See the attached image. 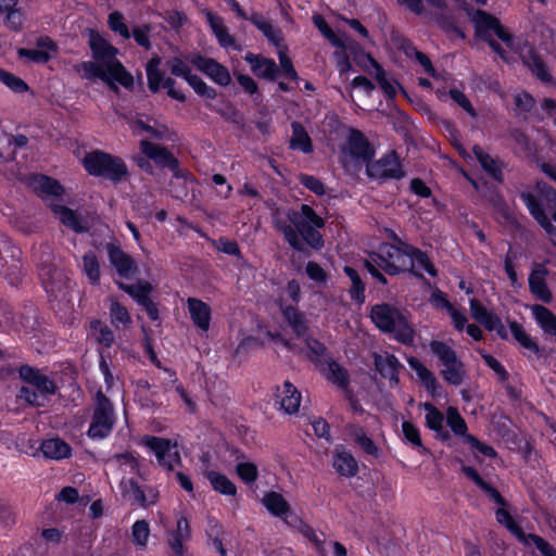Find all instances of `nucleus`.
I'll use <instances>...</instances> for the list:
<instances>
[{
    "instance_id": "nucleus-8",
    "label": "nucleus",
    "mask_w": 556,
    "mask_h": 556,
    "mask_svg": "<svg viewBox=\"0 0 556 556\" xmlns=\"http://www.w3.org/2000/svg\"><path fill=\"white\" fill-rule=\"evenodd\" d=\"M89 175L119 181L127 175V167L122 159L102 151H91L81 160Z\"/></svg>"
},
{
    "instance_id": "nucleus-33",
    "label": "nucleus",
    "mask_w": 556,
    "mask_h": 556,
    "mask_svg": "<svg viewBox=\"0 0 556 556\" xmlns=\"http://www.w3.org/2000/svg\"><path fill=\"white\" fill-rule=\"evenodd\" d=\"M263 505L274 516L287 519L290 515V506L282 494L270 491L264 494Z\"/></svg>"
},
{
    "instance_id": "nucleus-23",
    "label": "nucleus",
    "mask_w": 556,
    "mask_h": 556,
    "mask_svg": "<svg viewBox=\"0 0 556 556\" xmlns=\"http://www.w3.org/2000/svg\"><path fill=\"white\" fill-rule=\"evenodd\" d=\"M203 468L202 473L210 481L212 489L225 496H235L237 494V486L235 483L219 471L211 468L207 463V455L202 457Z\"/></svg>"
},
{
    "instance_id": "nucleus-28",
    "label": "nucleus",
    "mask_w": 556,
    "mask_h": 556,
    "mask_svg": "<svg viewBox=\"0 0 556 556\" xmlns=\"http://www.w3.org/2000/svg\"><path fill=\"white\" fill-rule=\"evenodd\" d=\"M407 363L430 395L435 396L440 391V384L434 374L416 357H409Z\"/></svg>"
},
{
    "instance_id": "nucleus-4",
    "label": "nucleus",
    "mask_w": 556,
    "mask_h": 556,
    "mask_svg": "<svg viewBox=\"0 0 556 556\" xmlns=\"http://www.w3.org/2000/svg\"><path fill=\"white\" fill-rule=\"evenodd\" d=\"M471 22L477 36L485 40L504 61H509L511 54L520 53L515 38L496 17L483 11H476L471 15Z\"/></svg>"
},
{
    "instance_id": "nucleus-37",
    "label": "nucleus",
    "mask_w": 556,
    "mask_h": 556,
    "mask_svg": "<svg viewBox=\"0 0 556 556\" xmlns=\"http://www.w3.org/2000/svg\"><path fill=\"white\" fill-rule=\"evenodd\" d=\"M141 152L148 157L153 160L156 164L162 166H174L175 160L172 154L164 148L142 140L140 144Z\"/></svg>"
},
{
    "instance_id": "nucleus-44",
    "label": "nucleus",
    "mask_w": 556,
    "mask_h": 556,
    "mask_svg": "<svg viewBox=\"0 0 556 556\" xmlns=\"http://www.w3.org/2000/svg\"><path fill=\"white\" fill-rule=\"evenodd\" d=\"M420 408L426 412L425 419L428 428L437 433H442L444 430V415L430 403L420 404Z\"/></svg>"
},
{
    "instance_id": "nucleus-9",
    "label": "nucleus",
    "mask_w": 556,
    "mask_h": 556,
    "mask_svg": "<svg viewBox=\"0 0 556 556\" xmlns=\"http://www.w3.org/2000/svg\"><path fill=\"white\" fill-rule=\"evenodd\" d=\"M431 353L442 365V378L450 384L460 386L466 378L464 363L458 358L456 351L443 341L432 340L429 343Z\"/></svg>"
},
{
    "instance_id": "nucleus-15",
    "label": "nucleus",
    "mask_w": 556,
    "mask_h": 556,
    "mask_svg": "<svg viewBox=\"0 0 556 556\" xmlns=\"http://www.w3.org/2000/svg\"><path fill=\"white\" fill-rule=\"evenodd\" d=\"M495 516L496 520L504 525L525 545H534L544 556H556V549L543 539L534 534H525L504 507H500Z\"/></svg>"
},
{
    "instance_id": "nucleus-46",
    "label": "nucleus",
    "mask_w": 556,
    "mask_h": 556,
    "mask_svg": "<svg viewBox=\"0 0 556 556\" xmlns=\"http://www.w3.org/2000/svg\"><path fill=\"white\" fill-rule=\"evenodd\" d=\"M109 309L111 321L114 327L117 328L119 325L126 327L131 324V317L127 308L113 298L110 299Z\"/></svg>"
},
{
    "instance_id": "nucleus-63",
    "label": "nucleus",
    "mask_w": 556,
    "mask_h": 556,
    "mask_svg": "<svg viewBox=\"0 0 556 556\" xmlns=\"http://www.w3.org/2000/svg\"><path fill=\"white\" fill-rule=\"evenodd\" d=\"M109 26L114 33H117L123 38L130 37L128 27L124 23V18L118 12H113L109 15Z\"/></svg>"
},
{
    "instance_id": "nucleus-56",
    "label": "nucleus",
    "mask_w": 556,
    "mask_h": 556,
    "mask_svg": "<svg viewBox=\"0 0 556 556\" xmlns=\"http://www.w3.org/2000/svg\"><path fill=\"white\" fill-rule=\"evenodd\" d=\"M314 24L320 30V33L336 47L345 48L346 38L344 36L337 35L326 23L321 16L314 17Z\"/></svg>"
},
{
    "instance_id": "nucleus-1",
    "label": "nucleus",
    "mask_w": 556,
    "mask_h": 556,
    "mask_svg": "<svg viewBox=\"0 0 556 556\" xmlns=\"http://www.w3.org/2000/svg\"><path fill=\"white\" fill-rule=\"evenodd\" d=\"M89 46L92 59L76 66L77 73L83 78L100 79L112 89H116L117 86L127 89L132 87L134 77L116 58L118 53L116 48L93 30L89 33Z\"/></svg>"
},
{
    "instance_id": "nucleus-54",
    "label": "nucleus",
    "mask_w": 556,
    "mask_h": 556,
    "mask_svg": "<svg viewBox=\"0 0 556 556\" xmlns=\"http://www.w3.org/2000/svg\"><path fill=\"white\" fill-rule=\"evenodd\" d=\"M83 270L91 283L97 285L100 280V265L93 252H88L83 257Z\"/></svg>"
},
{
    "instance_id": "nucleus-25",
    "label": "nucleus",
    "mask_w": 556,
    "mask_h": 556,
    "mask_svg": "<svg viewBox=\"0 0 556 556\" xmlns=\"http://www.w3.org/2000/svg\"><path fill=\"white\" fill-rule=\"evenodd\" d=\"M121 490L124 500L132 505L138 504L147 506L154 503L156 500V494L153 491H150L149 496H146L144 492L132 479H123L121 482Z\"/></svg>"
},
{
    "instance_id": "nucleus-41",
    "label": "nucleus",
    "mask_w": 556,
    "mask_h": 556,
    "mask_svg": "<svg viewBox=\"0 0 556 556\" xmlns=\"http://www.w3.org/2000/svg\"><path fill=\"white\" fill-rule=\"evenodd\" d=\"M206 18H207V22L210 24V27H211L212 31L214 33V35L217 38L219 45L222 47H224V48H228V47L233 46V39L229 35V33H228L226 26L224 25L222 18L216 16V15H214L211 12L206 13Z\"/></svg>"
},
{
    "instance_id": "nucleus-36",
    "label": "nucleus",
    "mask_w": 556,
    "mask_h": 556,
    "mask_svg": "<svg viewBox=\"0 0 556 556\" xmlns=\"http://www.w3.org/2000/svg\"><path fill=\"white\" fill-rule=\"evenodd\" d=\"M375 365L377 370L386 378H388L391 384L397 383V368L400 366L395 356L383 353L375 356Z\"/></svg>"
},
{
    "instance_id": "nucleus-32",
    "label": "nucleus",
    "mask_w": 556,
    "mask_h": 556,
    "mask_svg": "<svg viewBox=\"0 0 556 556\" xmlns=\"http://www.w3.org/2000/svg\"><path fill=\"white\" fill-rule=\"evenodd\" d=\"M40 451L46 458L54 460L67 458L72 454L71 446L60 438H50L42 441Z\"/></svg>"
},
{
    "instance_id": "nucleus-49",
    "label": "nucleus",
    "mask_w": 556,
    "mask_h": 556,
    "mask_svg": "<svg viewBox=\"0 0 556 556\" xmlns=\"http://www.w3.org/2000/svg\"><path fill=\"white\" fill-rule=\"evenodd\" d=\"M344 273L350 278L351 283H352V286L350 288L351 299L355 303L362 304L365 300V295H364L365 287H364L363 282L361 281L358 274L356 273L355 269H353L352 267H349V266L344 267Z\"/></svg>"
},
{
    "instance_id": "nucleus-34",
    "label": "nucleus",
    "mask_w": 556,
    "mask_h": 556,
    "mask_svg": "<svg viewBox=\"0 0 556 556\" xmlns=\"http://www.w3.org/2000/svg\"><path fill=\"white\" fill-rule=\"evenodd\" d=\"M407 254L409 255L408 269L414 271L416 275L422 276L424 273H427L431 276L435 275V269L432 263L429 261L428 256L415 249L414 247H407Z\"/></svg>"
},
{
    "instance_id": "nucleus-11",
    "label": "nucleus",
    "mask_w": 556,
    "mask_h": 556,
    "mask_svg": "<svg viewBox=\"0 0 556 556\" xmlns=\"http://www.w3.org/2000/svg\"><path fill=\"white\" fill-rule=\"evenodd\" d=\"M286 298L290 299L294 303H299L301 298V287L296 280L293 279L288 281L281 294L279 295L278 304L287 323L298 334V337H302L307 331L306 319L304 318L303 314H301L293 305H287L285 303Z\"/></svg>"
},
{
    "instance_id": "nucleus-61",
    "label": "nucleus",
    "mask_w": 556,
    "mask_h": 556,
    "mask_svg": "<svg viewBox=\"0 0 556 556\" xmlns=\"http://www.w3.org/2000/svg\"><path fill=\"white\" fill-rule=\"evenodd\" d=\"M510 331L514 338L526 349L538 352L539 348L526 330L517 323L510 324Z\"/></svg>"
},
{
    "instance_id": "nucleus-31",
    "label": "nucleus",
    "mask_w": 556,
    "mask_h": 556,
    "mask_svg": "<svg viewBox=\"0 0 556 556\" xmlns=\"http://www.w3.org/2000/svg\"><path fill=\"white\" fill-rule=\"evenodd\" d=\"M244 60L251 65L252 72L260 77L275 79L278 73L276 63L267 58L248 53Z\"/></svg>"
},
{
    "instance_id": "nucleus-60",
    "label": "nucleus",
    "mask_w": 556,
    "mask_h": 556,
    "mask_svg": "<svg viewBox=\"0 0 556 556\" xmlns=\"http://www.w3.org/2000/svg\"><path fill=\"white\" fill-rule=\"evenodd\" d=\"M0 81L14 92L22 93L28 90L25 81L2 68H0Z\"/></svg>"
},
{
    "instance_id": "nucleus-52",
    "label": "nucleus",
    "mask_w": 556,
    "mask_h": 556,
    "mask_svg": "<svg viewBox=\"0 0 556 556\" xmlns=\"http://www.w3.org/2000/svg\"><path fill=\"white\" fill-rule=\"evenodd\" d=\"M446 422L456 435L464 437L465 440L469 435L467 433V425L457 408L450 406L446 409Z\"/></svg>"
},
{
    "instance_id": "nucleus-13",
    "label": "nucleus",
    "mask_w": 556,
    "mask_h": 556,
    "mask_svg": "<svg viewBox=\"0 0 556 556\" xmlns=\"http://www.w3.org/2000/svg\"><path fill=\"white\" fill-rule=\"evenodd\" d=\"M407 247L383 243L379 247L376 257L372 260L386 273L390 275L399 274L408 269L409 255L407 254Z\"/></svg>"
},
{
    "instance_id": "nucleus-64",
    "label": "nucleus",
    "mask_w": 556,
    "mask_h": 556,
    "mask_svg": "<svg viewBox=\"0 0 556 556\" xmlns=\"http://www.w3.org/2000/svg\"><path fill=\"white\" fill-rule=\"evenodd\" d=\"M277 49L280 66L285 75L292 79L296 78V72L293 68L291 60L288 58L286 53V47L281 45L280 47H277Z\"/></svg>"
},
{
    "instance_id": "nucleus-30",
    "label": "nucleus",
    "mask_w": 556,
    "mask_h": 556,
    "mask_svg": "<svg viewBox=\"0 0 556 556\" xmlns=\"http://www.w3.org/2000/svg\"><path fill=\"white\" fill-rule=\"evenodd\" d=\"M541 330L551 337H556V315L547 307L539 304L528 307Z\"/></svg>"
},
{
    "instance_id": "nucleus-51",
    "label": "nucleus",
    "mask_w": 556,
    "mask_h": 556,
    "mask_svg": "<svg viewBox=\"0 0 556 556\" xmlns=\"http://www.w3.org/2000/svg\"><path fill=\"white\" fill-rule=\"evenodd\" d=\"M351 437L359 444V446L369 455L375 457L379 456L380 450L374 441L367 437L362 428L352 427L350 431Z\"/></svg>"
},
{
    "instance_id": "nucleus-53",
    "label": "nucleus",
    "mask_w": 556,
    "mask_h": 556,
    "mask_svg": "<svg viewBox=\"0 0 556 556\" xmlns=\"http://www.w3.org/2000/svg\"><path fill=\"white\" fill-rule=\"evenodd\" d=\"M89 334L105 346L111 345L114 340L112 330L100 320L90 323Z\"/></svg>"
},
{
    "instance_id": "nucleus-35",
    "label": "nucleus",
    "mask_w": 556,
    "mask_h": 556,
    "mask_svg": "<svg viewBox=\"0 0 556 556\" xmlns=\"http://www.w3.org/2000/svg\"><path fill=\"white\" fill-rule=\"evenodd\" d=\"M129 125L135 135H147L150 138H162L166 131L163 125L151 118L139 117L130 121Z\"/></svg>"
},
{
    "instance_id": "nucleus-20",
    "label": "nucleus",
    "mask_w": 556,
    "mask_h": 556,
    "mask_svg": "<svg viewBox=\"0 0 556 556\" xmlns=\"http://www.w3.org/2000/svg\"><path fill=\"white\" fill-rule=\"evenodd\" d=\"M368 176L377 179L400 178L403 173L399 159L394 152L387 154L375 163H367Z\"/></svg>"
},
{
    "instance_id": "nucleus-6",
    "label": "nucleus",
    "mask_w": 556,
    "mask_h": 556,
    "mask_svg": "<svg viewBox=\"0 0 556 556\" xmlns=\"http://www.w3.org/2000/svg\"><path fill=\"white\" fill-rule=\"evenodd\" d=\"M374 324L384 332L392 333L393 338L404 344L414 341V329L407 318L395 307L382 303L372 306L370 313Z\"/></svg>"
},
{
    "instance_id": "nucleus-22",
    "label": "nucleus",
    "mask_w": 556,
    "mask_h": 556,
    "mask_svg": "<svg viewBox=\"0 0 556 556\" xmlns=\"http://www.w3.org/2000/svg\"><path fill=\"white\" fill-rule=\"evenodd\" d=\"M106 251L110 263L119 277L129 278L136 273L137 265L135 261L119 247L110 243L106 245Z\"/></svg>"
},
{
    "instance_id": "nucleus-12",
    "label": "nucleus",
    "mask_w": 556,
    "mask_h": 556,
    "mask_svg": "<svg viewBox=\"0 0 556 556\" xmlns=\"http://www.w3.org/2000/svg\"><path fill=\"white\" fill-rule=\"evenodd\" d=\"M192 55L193 54H190L185 58L174 56L167 61V67L173 75L184 78L199 96L206 99H215L217 96L216 90L208 86L201 77L192 74L190 68V64H192L190 59Z\"/></svg>"
},
{
    "instance_id": "nucleus-21",
    "label": "nucleus",
    "mask_w": 556,
    "mask_h": 556,
    "mask_svg": "<svg viewBox=\"0 0 556 556\" xmlns=\"http://www.w3.org/2000/svg\"><path fill=\"white\" fill-rule=\"evenodd\" d=\"M547 275L548 270L544 265H534L529 276V289L535 299L548 304L553 302L554 296L546 283Z\"/></svg>"
},
{
    "instance_id": "nucleus-29",
    "label": "nucleus",
    "mask_w": 556,
    "mask_h": 556,
    "mask_svg": "<svg viewBox=\"0 0 556 556\" xmlns=\"http://www.w3.org/2000/svg\"><path fill=\"white\" fill-rule=\"evenodd\" d=\"M332 465L337 472L345 477H354L358 471L357 462L343 446H336Z\"/></svg>"
},
{
    "instance_id": "nucleus-45",
    "label": "nucleus",
    "mask_w": 556,
    "mask_h": 556,
    "mask_svg": "<svg viewBox=\"0 0 556 556\" xmlns=\"http://www.w3.org/2000/svg\"><path fill=\"white\" fill-rule=\"evenodd\" d=\"M151 534L150 525L146 520H137L131 526V542L138 548H146L149 542V538Z\"/></svg>"
},
{
    "instance_id": "nucleus-57",
    "label": "nucleus",
    "mask_w": 556,
    "mask_h": 556,
    "mask_svg": "<svg viewBox=\"0 0 556 556\" xmlns=\"http://www.w3.org/2000/svg\"><path fill=\"white\" fill-rule=\"evenodd\" d=\"M375 70H376V79L379 83L380 87L389 97H394L399 89V84L391 77H388L383 70L370 59Z\"/></svg>"
},
{
    "instance_id": "nucleus-7",
    "label": "nucleus",
    "mask_w": 556,
    "mask_h": 556,
    "mask_svg": "<svg viewBox=\"0 0 556 556\" xmlns=\"http://www.w3.org/2000/svg\"><path fill=\"white\" fill-rule=\"evenodd\" d=\"M20 377L26 386L20 389L18 397L31 406H43L55 392L53 381L30 366H22Z\"/></svg>"
},
{
    "instance_id": "nucleus-19",
    "label": "nucleus",
    "mask_w": 556,
    "mask_h": 556,
    "mask_svg": "<svg viewBox=\"0 0 556 556\" xmlns=\"http://www.w3.org/2000/svg\"><path fill=\"white\" fill-rule=\"evenodd\" d=\"M191 538V529L189 520L186 516L180 515L177 517L176 526L167 530L166 541L175 556H184L186 553V543Z\"/></svg>"
},
{
    "instance_id": "nucleus-5",
    "label": "nucleus",
    "mask_w": 556,
    "mask_h": 556,
    "mask_svg": "<svg viewBox=\"0 0 556 556\" xmlns=\"http://www.w3.org/2000/svg\"><path fill=\"white\" fill-rule=\"evenodd\" d=\"M521 198L530 214L553 239L556 227L549 222L547 213L552 214L556 222V191L544 184H539L534 192H522Z\"/></svg>"
},
{
    "instance_id": "nucleus-16",
    "label": "nucleus",
    "mask_w": 556,
    "mask_h": 556,
    "mask_svg": "<svg viewBox=\"0 0 556 556\" xmlns=\"http://www.w3.org/2000/svg\"><path fill=\"white\" fill-rule=\"evenodd\" d=\"M141 442L153 452L160 465L173 469L180 463L178 446L175 442L157 437H144Z\"/></svg>"
},
{
    "instance_id": "nucleus-62",
    "label": "nucleus",
    "mask_w": 556,
    "mask_h": 556,
    "mask_svg": "<svg viewBox=\"0 0 556 556\" xmlns=\"http://www.w3.org/2000/svg\"><path fill=\"white\" fill-rule=\"evenodd\" d=\"M236 472L245 483H252L257 479L258 470L254 463L241 462L236 466Z\"/></svg>"
},
{
    "instance_id": "nucleus-59",
    "label": "nucleus",
    "mask_w": 556,
    "mask_h": 556,
    "mask_svg": "<svg viewBox=\"0 0 556 556\" xmlns=\"http://www.w3.org/2000/svg\"><path fill=\"white\" fill-rule=\"evenodd\" d=\"M402 432L405 440L414 447L420 448L422 453H428V450L422 446L419 429L409 421H403Z\"/></svg>"
},
{
    "instance_id": "nucleus-17",
    "label": "nucleus",
    "mask_w": 556,
    "mask_h": 556,
    "mask_svg": "<svg viewBox=\"0 0 556 556\" xmlns=\"http://www.w3.org/2000/svg\"><path fill=\"white\" fill-rule=\"evenodd\" d=\"M161 60L153 58L147 64V78L151 91L157 92L161 88L167 90L170 98L184 102L186 97L182 91L175 88V80L170 77H165L160 71Z\"/></svg>"
},
{
    "instance_id": "nucleus-38",
    "label": "nucleus",
    "mask_w": 556,
    "mask_h": 556,
    "mask_svg": "<svg viewBox=\"0 0 556 556\" xmlns=\"http://www.w3.org/2000/svg\"><path fill=\"white\" fill-rule=\"evenodd\" d=\"M266 341H275L283 344L285 346L289 348L288 342L280 339V336L278 333L271 332L269 329L264 328L263 326H258V332L257 338H253L252 336L243 337L238 345L237 352L239 353L242 350H245L252 345L255 344H264ZM290 349H292L290 346Z\"/></svg>"
},
{
    "instance_id": "nucleus-42",
    "label": "nucleus",
    "mask_w": 556,
    "mask_h": 556,
    "mask_svg": "<svg viewBox=\"0 0 556 556\" xmlns=\"http://www.w3.org/2000/svg\"><path fill=\"white\" fill-rule=\"evenodd\" d=\"M251 21L274 46L280 47L282 45L281 33L271 22L260 15H253Z\"/></svg>"
},
{
    "instance_id": "nucleus-26",
    "label": "nucleus",
    "mask_w": 556,
    "mask_h": 556,
    "mask_svg": "<svg viewBox=\"0 0 556 556\" xmlns=\"http://www.w3.org/2000/svg\"><path fill=\"white\" fill-rule=\"evenodd\" d=\"M471 316L488 330L501 332L503 329L501 319L478 300L471 299L469 302Z\"/></svg>"
},
{
    "instance_id": "nucleus-39",
    "label": "nucleus",
    "mask_w": 556,
    "mask_h": 556,
    "mask_svg": "<svg viewBox=\"0 0 556 556\" xmlns=\"http://www.w3.org/2000/svg\"><path fill=\"white\" fill-rule=\"evenodd\" d=\"M472 152L480 163L481 167L495 180L502 179V166L489 153L484 152L479 146L472 148Z\"/></svg>"
},
{
    "instance_id": "nucleus-10",
    "label": "nucleus",
    "mask_w": 556,
    "mask_h": 556,
    "mask_svg": "<svg viewBox=\"0 0 556 556\" xmlns=\"http://www.w3.org/2000/svg\"><path fill=\"white\" fill-rule=\"evenodd\" d=\"M372 154L371 146L361 131L354 129L346 131L340 159L348 170H355L359 166L366 165Z\"/></svg>"
},
{
    "instance_id": "nucleus-14",
    "label": "nucleus",
    "mask_w": 556,
    "mask_h": 556,
    "mask_svg": "<svg viewBox=\"0 0 556 556\" xmlns=\"http://www.w3.org/2000/svg\"><path fill=\"white\" fill-rule=\"evenodd\" d=\"M114 414L111 402L102 392L97 393V404L88 434L92 439H103L108 437L113 428Z\"/></svg>"
},
{
    "instance_id": "nucleus-2",
    "label": "nucleus",
    "mask_w": 556,
    "mask_h": 556,
    "mask_svg": "<svg viewBox=\"0 0 556 556\" xmlns=\"http://www.w3.org/2000/svg\"><path fill=\"white\" fill-rule=\"evenodd\" d=\"M273 223L296 250H302L303 242L314 249H320L324 244L318 229L325 226V220L307 204H302L298 210L277 208L273 212Z\"/></svg>"
},
{
    "instance_id": "nucleus-48",
    "label": "nucleus",
    "mask_w": 556,
    "mask_h": 556,
    "mask_svg": "<svg viewBox=\"0 0 556 556\" xmlns=\"http://www.w3.org/2000/svg\"><path fill=\"white\" fill-rule=\"evenodd\" d=\"M463 472L467 478L471 479L478 486L485 491L497 504H504L501 494L494 488L484 482L475 468L465 466L463 468Z\"/></svg>"
},
{
    "instance_id": "nucleus-24",
    "label": "nucleus",
    "mask_w": 556,
    "mask_h": 556,
    "mask_svg": "<svg viewBox=\"0 0 556 556\" xmlns=\"http://www.w3.org/2000/svg\"><path fill=\"white\" fill-rule=\"evenodd\" d=\"M276 404L286 414H294L299 410L301 404V393L289 381H285L276 391Z\"/></svg>"
},
{
    "instance_id": "nucleus-47",
    "label": "nucleus",
    "mask_w": 556,
    "mask_h": 556,
    "mask_svg": "<svg viewBox=\"0 0 556 556\" xmlns=\"http://www.w3.org/2000/svg\"><path fill=\"white\" fill-rule=\"evenodd\" d=\"M525 64L532 71V73L543 81H548L551 75L539 55L532 51H528V55L522 54Z\"/></svg>"
},
{
    "instance_id": "nucleus-43",
    "label": "nucleus",
    "mask_w": 556,
    "mask_h": 556,
    "mask_svg": "<svg viewBox=\"0 0 556 556\" xmlns=\"http://www.w3.org/2000/svg\"><path fill=\"white\" fill-rule=\"evenodd\" d=\"M119 288L127 292L139 305L144 304L149 300L153 287L150 282L140 280L134 285L119 283Z\"/></svg>"
},
{
    "instance_id": "nucleus-55",
    "label": "nucleus",
    "mask_w": 556,
    "mask_h": 556,
    "mask_svg": "<svg viewBox=\"0 0 556 556\" xmlns=\"http://www.w3.org/2000/svg\"><path fill=\"white\" fill-rule=\"evenodd\" d=\"M403 50L408 58H414L420 66L424 68L426 73H428L432 77H437V72L432 66L430 60L424 53L416 50L414 46L409 42L403 43Z\"/></svg>"
},
{
    "instance_id": "nucleus-27",
    "label": "nucleus",
    "mask_w": 556,
    "mask_h": 556,
    "mask_svg": "<svg viewBox=\"0 0 556 556\" xmlns=\"http://www.w3.org/2000/svg\"><path fill=\"white\" fill-rule=\"evenodd\" d=\"M188 312L193 324L202 331H207L211 324V307L201 300L189 298Z\"/></svg>"
},
{
    "instance_id": "nucleus-58",
    "label": "nucleus",
    "mask_w": 556,
    "mask_h": 556,
    "mask_svg": "<svg viewBox=\"0 0 556 556\" xmlns=\"http://www.w3.org/2000/svg\"><path fill=\"white\" fill-rule=\"evenodd\" d=\"M304 343L306 346V355L317 365L319 366L320 363H324L325 359V346L317 340L313 338H305Z\"/></svg>"
},
{
    "instance_id": "nucleus-3",
    "label": "nucleus",
    "mask_w": 556,
    "mask_h": 556,
    "mask_svg": "<svg viewBox=\"0 0 556 556\" xmlns=\"http://www.w3.org/2000/svg\"><path fill=\"white\" fill-rule=\"evenodd\" d=\"M29 185L50 206L53 214L63 225L73 229L75 232L86 230L84 218L77 212L60 203L64 200L66 192L59 181L48 176L35 175L30 178Z\"/></svg>"
},
{
    "instance_id": "nucleus-50",
    "label": "nucleus",
    "mask_w": 556,
    "mask_h": 556,
    "mask_svg": "<svg viewBox=\"0 0 556 556\" xmlns=\"http://www.w3.org/2000/svg\"><path fill=\"white\" fill-rule=\"evenodd\" d=\"M292 138L290 146L294 150H300L304 153H308L312 150V143L308 135L299 124L292 125Z\"/></svg>"
},
{
    "instance_id": "nucleus-40",
    "label": "nucleus",
    "mask_w": 556,
    "mask_h": 556,
    "mask_svg": "<svg viewBox=\"0 0 556 556\" xmlns=\"http://www.w3.org/2000/svg\"><path fill=\"white\" fill-rule=\"evenodd\" d=\"M318 368L330 382L340 387H344L346 384V371L339 364L327 358L324 363H320Z\"/></svg>"
},
{
    "instance_id": "nucleus-18",
    "label": "nucleus",
    "mask_w": 556,
    "mask_h": 556,
    "mask_svg": "<svg viewBox=\"0 0 556 556\" xmlns=\"http://www.w3.org/2000/svg\"><path fill=\"white\" fill-rule=\"evenodd\" d=\"M190 61L192 65L205 74L213 83L222 87H226L231 83L229 70L214 59L194 53Z\"/></svg>"
}]
</instances>
